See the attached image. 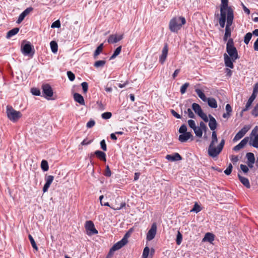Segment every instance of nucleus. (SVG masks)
Here are the masks:
<instances>
[{"mask_svg":"<svg viewBox=\"0 0 258 258\" xmlns=\"http://www.w3.org/2000/svg\"><path fill=\"white\" fill-rule=\"evenodd\" d=\"M29 239L30 241L31 244L33 248L35 249L36 250H38V247L35 242V240L33 239V237L30 234L29 235Z\"/></svg>","mask_w":258,"mask_h":258,"instance_id":"obj_34","label":"nucleus"},{"mask_svg":"<svg viewBox=\"0 0 258 258\" xmlns=\"http://www.w3.org/2000/svg\"><path fill=\"white\" fill-rule=\"evenodd\" d=\"M193 130L197 137L199 138H201L202 137L203 132L204 131L199 126H196Z\"/></svg>","mask_w":258,"mask_h":258,"instance_id":"obj_29","label":"nucleus"},{"mask_svg":"<svg viewBox=\"0 0 258 258\" xmlns=\"http://www.w3.org/2000/svg\"><path fill=\"white\" fill-rule=\"evenodd\" d=\"M53 179H54V177L52 175H48V176H45V180L46 182L43 187V192H45L48 190V189L50 184L52 183Z\"/></svg>","mask_w":258,"mask_h":258,"instance_id":"obj_15","label":"nucleus"},{"mask_svg":"<svg viewBox=\"0 0 258 258\" xmlns=\"http://www.w3.org/2000/svg\"><path fill=\"white\" fill-rule=\"evenodd\" d=\"M94 154L100 160H103L104 161H106V154L103 152L101 151H96L94 152Z\"/></svg>","mask_w":258,"mask_h":258,"instance_id":"obj_26","label":"nucleus"},{"mask_svg":"<svg viewBox=\"0 0 258 258\" xmlns=\"http://www.w3.org/2000/svg\"><path fill=\"white\" fill-rule=\"evenodd\" d=\"M252 37V34L250 32L247 33L244 36V42L246 44H248Z\"/></svg>","mask_w":258,"mask_h":258,"instance_id":"obj_35","label":"nucleus"},{"mask_svg":"<svg viewBox=\"0 0 258 258\" xmlns=\"http://www.w3.org/2000/svg\"><path fill=\"white\" fill-rule=\"evenodd\" d=\"M240 167L241 170L245 173H246L248 171V167L245 165L241 164Z\"/></svg>","mask_w":258,"mask_h":258,"instance_id":"obj_55","label":"nucleus"},{"mask_svg":"<svg viewBox=\"0 0 258 258\" xmlns=\"http://www.w3.org/2000/svg\"><path fill=\"white\" fill-rule=\"evenodd\" d=\"M253 136V138L252 137H250L249 144L254 148H258V133Z\"/></svg>","mask_w":258,"mask_h":258,"instance_id":"obj_23","label":"nucleus"},{"mask_svg":"<svg viewBox=\"0 0 258 258\" xmlns=\"http://www.w3.org/2000/svg\"><path fill=\"white\" fill-rule=\"evenodd\" d=\"M249 127L247 126H244L240 131H239L235 135L233 139V142H236L241 139L249 130Z\"/></svg>","mask_w":258,"mask_h":258,"instance_id":"obj_14","label":"nucleus"},{"mask_svg":"<svg viewBox=\"0 0 258 258\" xmlns=\"http://www.w3.org/2000/svg\"><path fill=\"white\" fill-rule=\"evenodd\" d=\"M121 46H119L116 48L113 54L110 57V60L115 58L121 52Z\"/></svg>","mask_w":258,"mask_h":258,"instance_id":"obj_31","label":"nucleus"},{"mask_svg":"<svg viewBox=\"0 0 258 258\" xmlns=\"http://www.w3.org/2000/svg\"><path fill=\"white\" fill-rule=\"evenodd\" d=\"M187 123L189 126L192 130H194V128H195L197 126L196 122L194 120L189 119L188 120Z\"/></svg>","mask_w":258,"mask_h":258,"instance_id":"obj_47","label":"nucleus"},{"mask_svg":"<svg viewBox=\"0 0 258 258\" xmlns=\"http://www.w3.org/2000/svg\"><path fill=\"white\" fill-rule=\"evenodd\" d=\"M100 146H101V149L103 151H106L107 147H106V143H105L104 140H103L101 141Z\"/></svg>","mask_w":258,"mask_h":258,"instance_id":"obj_57","label":"nucleus"},{"mask_svg":"<svg viewBox=\"0 0 258 258\" xmlns=\"http://www.w3.org/2000/svg\"><path fill=\"white\" fill-rule=\"evenodd\" d=\"M31 92L33 95L36 96H39L41 93L40 91L38 89L35 88H32Z\"/></svg>","mask_w":258,"mask_h":258,"instance_id":"obj_46","label":"nucleus"},{"mask_svg":"<svg viewBox=\"0 0 258 258\" xmlns=\"http://www.w3.org/2000/svg\"><path fill=\"white\" fill-rule=\"evenodd\" d=\"M32 46L30 43H27L21 47V50L23 54L28 55L30 54Z\"/></svg>","mask_w":258,"mask_h":258,"instance_id":"obj_19","label":"nucleus"},{"mask_svg":"<svg viewBox=\"0 0 258 258\" xmlns=\"http://www.w3.org/2000/svg\"><path fill=\"white\" fill-rule=\"evenodd\" d=\"M123 38V34L121 35H111L109 36L108 38V42L109 43H116L120 40H121Z\"/></svg>","mask_w":258,"mask_h":258,"instance_id":"obj_17","label":"nucleus"},{"mask_svg":"<svg viewBox=\"0 0 258 258\" xmlns=\"http://www.w3.org/2000/svg\"><path fill=\"white\" fill-rule=\"evenodd\" d=\"M256 96H257L256 94H254V93L252 92V94L251 95V96L249 97V98L248 99V100L253 102L254 100L255 99Z\"/></svg>","mask_w":258,"mask_h":258,"instance_id":"obj_62","label":"nucleus"},{"mask_svg":"<svg viewBox=\"0 0 258 258\" xmlns=\"http://www.w3.org/2000/svg\"><path fill=\"white\" fill-rule=\"evenodd\" d=\"M249 138L245 137L237 145L235 146L233 148V150L235 151H238L242 149L247 144Z\"/></svg>","mask_w":258,"mask_h":258,"instance_id":"obj_20","label":"nucleus"},{"mask_svg":"<svg viewBox=\"0 0 258 258\" xmlns=\"http://www.w3.org/2000/svg\"><path fill=\"white\" fill-rule=\"evenodd\" d=\"M125 204L124 203H122L121 206L119 207L113 208L112 207H111L108 202L103 204V206L110 207L111 208H112V209H113L114 210H119L121 209V208H122L124 206H125Z\"/></svg>","mask_w":258,"mask_h":258,"instance_id":"obj_36","label":"nucleus"},{"mask_svg":"<svg viewBox=\"0 0 258 258\" xmlns=\"http://www.w3.org/2000/svg\"><path fill=\"white\" fill-rule=\"evenodd\" d=\"M95 121L93 120H91L87 122L86 126L88 128H91L93 127L95 125Z\"/></svg>","mask_w":258,"mask_h":258,"instance_id":"obj_56","label":"nucleus"},{"mask_svg":"<svg viewBox=\"0 0 258 258\" xmlns=\"http://www.w3.org/2000/svg\"><path fill=\"white\" fill-rule=\"evenodd\" d=\"M251 114L255 117L258 116V103L255 105L254 107L252 109Z\"/></svg>","mask_w":258,"mask_h":258,"instance_id":"obj_44","label":"nucleus"},{"mask_svg":"<svg viewBox=\"0 0 258 258\" xmlns=\"http://www.w3.org/2000/svg\"><path fill=\"white\" fill-rule=\"evenodd\" d=\"M238 178L240 182L247 188H249L250 185L248 179L247 178L242 177L239 174L238 175Z\"/></svg>","mask_w":258,"mask_h":258,"instance_id":"obj_24","label":"nucleus"},{"mask_svg":"<svg viewBox=\"0 0 258 258\" xmlns=\"http://www.w3.org/2000/svg\"><path fill=\"white\" fill-rule=\"evenodd\" d=\"M253 93L257 94L258 93V82L256 83L253 87Z\"/></svg>","mask_w":258,"mask_h":258,"instance_id":"obj_63","label":"nucleus"},{"mask_svg":"<svg viewBox=\"0 0 258 258\" xmlns=\"http://www.w3.org/2000/svg\"><path fill=\"white\" fill-rule=\"evenodd\" d=\"M42 91L45 97L48 99L53 96V90L48 84H44L42 86Z\"/></svg>","mask_w":258,"mask_h":258,"instance_id":"obj_12","label":"nucleus"},{"mask_svg":"<svg viewBox=\"0 0 258 258\" xmlns=\"http://www.w3.org/2000/svg\"><path fill=\"white\" fill-rule=\"evenodd\" d=\"M103 48V44L102 43L100 44L99 46L97 47L96 50L94 52V57L95 58H96L97 56L102 51Z\"/></svg>","mask_w":258,"mask_h":258,"instance_id":"obj_30","label":"nucleus"},{"mask_svg":"<svg viewBox=\"0 0 258 258\" xmlns=\"http://www.w3.org/2000/svg\"><path fill=\"white\" fill-rule=\"evenodd\" d=\"M41 167L44 171H47L49 168L48 162L46 160H42L41 163Z\"/></svg>","mask_w":258,"mask_h":258,"instance_id":"obj_33","label":"nucleus"},{"mask_svg":"<svg viewBox=\"0 0 258 258\" xmlns=\"http://www.w3.org/2000/svg\"><path fill=\"white\" fill-rule=\"evenodd\" d=\"M232 164L229 163L226 169L224 170L225 174L228 175L230 174L232 172Z\"/></svg>","mask_w":258,"mask_h":258,"instance_id":"obj_43","label":"nucleus"},{"mask_svg":"<svg viewBox=\"0 0 258 258\" xmlns=\"http://www.w3.org/2000/svg\"><path fill=\"white\" fill-rule=\"evenodd\" d=\"M185 113L188 114V116L189 118H194L195 117L194 113L190 108H188L187 111H185Z\"/></svg>","mask_w":258,"mask_h":258,"instance_id":"obj_48","label":"nucleus"},{"mask_svg":"<svg viewBox=\"0 0 258 258\" xmlns=\"http://www.w3.org/2000/svg\"><path fill=\"white\" fill-rule=\"evenodd\" d=\"M7 114L8 118L13 122L17 121L20 119L22 114L19 111H17L11 106H7Z\"/></svg>","mask_w":258,"mask_h":258,"instance_id":"obj_6","label":"nucleus"},{"mask_svg":"<svg viewBox=\"0 0 258 258\" xmlns=\"http://www.w3.org/2000/svg\"><path fill=\"white\" fill-rule=\"evenodd\" d=\"M25 17V15L23 13H22L18 18V19L17 22V23L20 24V23H21V22L24 19Z\"/></svg>","mask_w":258,"mask_h":258,"instance_id":"obj_54","label":"nucleus"},{"mask_svg":"<svg viewBox=\"0 0 258 258\" xmlns=\"http://www.w3.org/2000/svg\"><path fill=\"white\" fill-rule=\"evenodd\" d=\"M126 244V241L125 238H122L121 240L118 241L117 243H116L112 246V247L110 248L109 251L108 255H112L114 252V251L120 249Z\"/></svg>","mask_w":258,"mask_h":258,"instance_id":"obj_10","label":"nucleus"},{"mask_svg":"<svg viewBox=\"0 0 258 258\" xmlns=\"http://www.w3.org/2000/svg\"><path fill=\"white\" fill-rule=\"evenodd\" d=\"M157 232V225L156 223H153L150 229L149 230L147 234V240L151 241L154 238Z\"/></svg>","mask_w":258,"mask_h":258,"instance_id":"obj_13","label":"nucleus"},{"mask_svg":"<svg viewBox=\"0 0 258 258\" xmlns=\"http://www.w3.org/2000/svg\"><path fill=\"white\" fill-rule=\"evenodd\" d=\"M233 20V17H232L231 16H229L227 18V24L226 25L225 28V33L224 34V36L223 39L225 41L227 40V39L229 37L231 36V29L230 26H231Z\"/></svg>","mask_w":258,"mask_h":258,"instance_id":"obj_8","label":"nucleus"},{"mask_svg":"<svg viewBox=\"0 0 258 258\" xmlns=\"http://www.w3.org/2000/svg\"><path fill=\"white\" fill-rule=\"evenodd\" d=\"M168 51V46L167 44H165L162 49V54L159 57V62L161 64H163L165 61L167 56Z\"/></svg>","mask_w":258,"mask_h":258,"instance_id":"obj_18","label":"nucleus"},{"mask_svg":"<svg viewBox=\"0 0 258 258\" xmlns=\"http://www.w3.org/2000/svg\"><path fill=\"white\" fill-rule=\"evenodd\" d=\"M19 31V29L18 28H15L11 30H10L7 35V38H10L13 36L14 35L17 34Z\"/></svg>","mask_w":258,"mask_h":258,"instance_id":"obj_27","label":"nucleus"},{"mask_svg":"<svg viewBox=\"0 0 258 258\" xmlns=\"http://www.w3.org/2000/svg\"><path fill=\"white\" fill-rule=\"evenodd\" d=\"M192 109L204 121L208 122L209 121L207 115L203 111L201 107L199 104L196 103H192Z\"/></svg>","mask_w":258,"mask_h":258,"instance_id":"obj_7","label":"nucleus"},{"mask_svg":"<svg viewBox=\"0 0 258 258\" xmlns=\"http://www.w3.org/2000/svg\"><path fill=\"white\" fill-rule=\"evenodd\" d=\"M201 211V207L197 204L195 203L193 208L190 210V212H196V213Z\"/></svg>","mask_w":258,"mask_h":258,"instance_id":"obj_37","label":"nucleus"},{"mask_svg":"<svg viewBox=\"0 0 258 258\" xmlns=\"http://www.w3.org/2000/svg\"><path fill=\"white\" fill-rule=\"evenodd\" d=\"M200 128H201L204 132H206L207 130H208V128L205 124V123L201 121L200 123V126H199Z\"/></svg>","mask_w":258,"mask_h":258,"instance_id":"obj_51","label":"nucleus"},{"mask_svg":"<svg viewBox=\"0 0 258 258\" xmlns=\"http://www.w3.org/2000/svg\"><path fill=\"white\" fill-rule=\"evenodd\" d=\"M191 138V140H193V136L190 132L181 134L179 136L178 140L181 143L186 142L188 139Z\"/></svg>","mask_w":258,"mask_h":258,"instance_id":"obj_16","label":"nucleus"},{"mask_svg":"<svg viewBox=\"0 0 258 258\" xmlns=\"http://www.w3.org/2000/svg\"><path fill=\"white\" fill-rule=\"evenodd\" d=\"M188 86H189V83H185L183 85H182V86L180 88V90L181 94H184Z\"/></svg>","mask_w":258,"mask_h":258,"instance_id":"obj_38","label":"nucleus"},{"mask_svg":"<svg viewBox=\"0 0 258 258\" xmlns=\"http://www.w3.org/2000/svg\"><path fill=\"white\" fill-rule=\"evenodd\" d=\"M227 53L223 55L225 64L227 67L230 69L234 68L233 62L239 58L237 50L234 46V42L232 39L230 38L228 40L226 44Z\"/></svg>","mask_w":258,"mask_h":258,"instance_id":"obj_2","label":"nucleus"},{"mask_svg":"<svg viewBox=\"0 0 258 258\" xmlns=\"http://www.w3.org/2000/svg\"><path fill=\"white\" fill-rule=\"evenodd\" d=\"M214 240V235L211 233H207L203 239V241H208L212 243Z\"/></svg>","mask_w":258,"mask_h":258,"instance_id":"obj_25","label":"nucleus"},{"mask_svg":"<svg viewBox=\"0 0 258 258\" xmlns=\"http://www.w3.org/2000/svg\"><path fill=\"white\" fill-rule=\"evenodd\" d=\"M104 174L105 176H107V177H110L111 175V172L109 169L108 165L106 166L105 172Z\"/></svg>","mask_w":258,"mask_h":258,"instance_id":"obj_52","label":"nucleus"},{"mask_svg":"<svg viewBox=\"0 0 258 258\" xmlns=\"http://www.w3.org/2000/svg\"><path fill=\"white\" fill-rule=\"evenodd\" d=\"M51 51L53 53H56L58 50V45L57 43L54 41H52L50 43Z\"/></svg>","mask_w":258,"mask_h":258,"instance_id":"obj_28","label":"nucleus"},{"mask_svg":"<svg viewBox=\"0 0 258 258\" xmlns=\"http://www.w3.org/2000/svg\"><path fill=\"white\" fill-rule=\"evenodd\" d=\"M253 48L254 50L258 51V38L254 42L253 44Z\"/></svg>","mask_w":258,"mask_h":258,"instance_id":"obj_64","label":"nucleus"},{"mask_svg":"<svg viewBox=\"0 0 258 258\" xmlns=\"http://www.w3.org/2000/svg\"><path fill=\"white\" fill-rule=\"evenodd\" d=\"M166 159L170 161H175L181 160L182 158L180 155L177 153H174L173 155H167L166 156Z\"/></svg>","mask_w":258,"mask_h":258,"instance_id":"obj_21","label":"nucleus"},{"mask_svg":"<svg viewBox=\"0 0 258 258\" xmlns=\"http://www.w3.org/2000/svg\"><path fill=\"white\" fill-rule=\"evenodd\" d=\"M74 100L80 104L84 105H85V101L83 97L80 94L75 93L74 94Z\"/></svg>","mask_w":258,"mask_h":258,"instance_id":"obj_22","label":"nucleus"},{"mask_svg":"<svg viewBox=\"0 0 258 258\" xmlns=\"http://www.w3.org/2000/svg\"><path fill=\"white\" fill-rule=\"evenodd\" d=\"M230 160L233 163H236L238 161V158L237 156L231 155Z\"/></svg>","mask_w":258,"mask_h":258,"instance_id":"obj_58","label":"nucleus"},{"mask_svg":"<svg viewBox=\"0 0 258 258\" xmlns=\"http://www.w3.org/2000/svg\"><path fill=\"white\" fill-rule=\"evenodd\" d=\"M126 244V241L125 238H122L121 240L118 241L117 243H116L112 246V247L110 248L109 251L108 255H112L114 252V251L120 249Z\"/></svg>","mask_w":258,"mask_h":258,"instance_id":"obj_9","label":"nucleus"},{"mask_svg":"<svg viewBox=\"0 0 258 258\" xmlns=\"http://www.w3.org/2000/svg\"><path fill=\"white\" fill-rule=\"evenodd\" d=\"M51 27L52 28H59L60 27V23L59 21V20H57V21L54 22L52 24Z\"/></svg>","mask_w":258,"mask_h":258,"instance_id":"obj_53","label":"nucleus"},{"mask_svg":"<svg viewBox=\"0 0 258 258\" xmlns=\"http://www.w3.org/2000/svg\"><path fill=\"white\" fill-rule=\"evenodd\" d=\"M182 239V234L179 231H178L177 237H176V243L177 245H180L181 243Z\"/></svg>","mask_w":258,"mask_h":258,"instance_id":"obj_41","label":"nucleus"},{"mask_svg":"<svg viewBox=\"0 0 258 258\" xmlns=\"http://www.w3.org/2000/svg\"><path fill=\"white\" fill-rule=\"evenodd\" d=\"M149 252L150 248L148 246L145 247L143 252V258H148Z\"/></svg>","mask_w":258,"mask_h":258,"instance_id":"obj_39","label":"nucleus"},{"mask_svg":"<svg viewBox=\"0 0 258 258\" xmlns=\"http://www.w3.org/2000/svg\"><path fill=\"white\" fill-rule=\"evenodd\" d=\"M33 10V9L31 7L27 8L24 11H23L22 13H23L25 16H27Z\"/></svg>","mask_w":258,"mask_h":258,"instance_id":"obj_59","label":"nucleus"},{"mask_svg":"<svg viewBox=\"0 0 258 258\" xmlns=\"http://www.w3.org/2000/svg\"><path fill=\"white\" fill-rule=\"evenodd\" d=\"M112 114L110 112H106L101 114L102 117L104 119H108L111 118Z\"/></svg>","mask_w":258,"mask_h":258,"instance_id":"obj_42","label":"nucleus"},{"mask_svg":"<svg viewBox=\"0 0 258 258\" xmlns=\"http://www.w3.org/2000/svg\"><path fill=\"white\" fill-rule=\"evenodd\" d=\"M185 23V19L183 17H174L169 22V28L172 32L177 33Z\"/></svg>","mask_w":258,"mask_h":258,"instance_id":"obj_4","label":"nucleus"},{"mask_svg":"<svg viewBox=\"0 0 258 258\" xmlns=\"http://www.w3.org/2000/svg\"><path fill=\"white\" fill-rule=\"evenodd\" d=\"M178 132L180 134L187 133L186 125L185 124L181 125L179 129Z\"/></svg>","mask_w":258,"mask_h":258,"instance_id":"obj_45","label":"nucleus"},{"mask_svg":"<svg viewBox=\"0 0 258 258\" xmlns=\"http://www.w3.org/2000/svg\"><path fill=\"white\" fill-rule=\"evenodd\" d=\"M106 61L105 60H98L94 63V66L96 68L102 67L105 64Z\"/></svg>","mask_w":258,"mask_h":258,"instance_id":"obj_40","label":"nucleus"},{"mask_svg":"<svg viewBox=\"0 0 258 258\" xmlns=\"http://www.w3.org/2000/svg\"><path fill=\"white\" fill-rule=\"evenodd\" d=\"M247 158V162H255V158L254 154L252 153H248L246 155Z\"/></svg>","mask_w":258,"mask_h":258,"instance_id":"obj_32","label":"nucleus"},{"mask_svg":"<svg viewBox=\"0 0 258 258\" xmlns=\"http://www.w3.org/2000/svg\"><path fill=\"white\" fill-rule=\"evenodd\" d=\"M225 109H226V112L229 113L230 114L232 111V108H231L230 105L229 104H226V107H225Z\"/></svg>","mask_w":258,"mask_h":258,"instance_id":"obj_61","label":"nucleus"},{"mask_svg":"<svg viewBox=\"0 0 258 258\" xmlns=\"http://www.w3.org/2000/svg\"><path fill=\"white\" fill-rule=\"evenodd\" d=\"M85 228L87 230V234L89 235L98 233V231L95 229L94 224L91 221H86Z\"/></svg>","mask_w":258,"mask_h":258,"instance_id":"obj_11","label":"nucleus"},{"mask_svg":"<svg viewBox=\"0 0 258 258\" xmlns=\"http://www.w3.org/2000/svg\"><path fill=\"white\" fill-rule=\"evenodd\" d=\"M195 91L199 98L204 102H207L208 105L212 108H216L217 107V102L214 98H207L204 92L200 89H196Z\"/></svg>","mask_w":258,"mask_h":258,"instance_id":"obj_5","label":"nucleus"},{"mask_svg":"<svg viewBox=\"0 0 258 258\" xmlns=\"http://www.w3.org/2000/svg\"><path fill=\"white\" fill-rule=\"evenodd\" d=\"M171 112L172 114L176 118L178 119L181 118V116L179 114H178L175 110L172 109L171 110Z\"/></svg>","mask_w":258,"mask_h":258,"instance_id":"obj_60","label":"nucleus"},{"mask_svg":"<svg viewBox=\"0 0 258 258\" xmlns=\"http://www.w3.org/2000/svg\"><path fill=\"white\" fill-rule=\"evenodd\" d=\"M209 126L213 131L211 136V141L208 150V154L210 157L215 158L217 157L222 151L225 145V140L222 139L219 144L216 147V144L218 142V138L216 132L214 130L216 128L217 123L215 118L211 115H209Z\"/></svg>","mask_w":258,"mask_h":258,"instance_id":"obj_1","label":"nucleus"},{"mask_svg":"<svg viewBox=\"0 0 258 258\" xmlns=\"http://www.w3.org/2000/svg\"><path fill=\"white\" fill-rule=\"evenodd\" d=\"M67 75L70 81H73L75 80V75L71 71L67 72Z\"/></svg>","mask_w":258,"mask_h":258,"instance_id":"obj_50","label":"nucleus"},{"mask_svg":"<svg viewBox=\"0 0 258 258\" xmlns=\"http://www.w3.org/2000/svg\"><path fill=\"white\" fill-rule=\"evenodd\" d=\"M81 86L82 87V89H83V92L84 93H86L88 91V84L87 82H83L82 84H81Z\"/></svg>","mask_w":258,"mask_h":258,"instance_id":"obj_49","label":"nucleus"},{"mask_svg":"<svg viewBox=\"0 0 258 258\" xmlns=\"http://www.w3.org/2000/svg\"><path fill=\"white\" fill-rule=\"evenodd\" d=\"M228 0H221L220 7V17L219 23L221 28H224L225 24L226 16L227 17L230 15L233 17V12L232 9L228 6Z\"/></svg>","mask_w":258,"mask_h":258,"instance_id":"obj_3","label":"nucleus"}]
</instances>
